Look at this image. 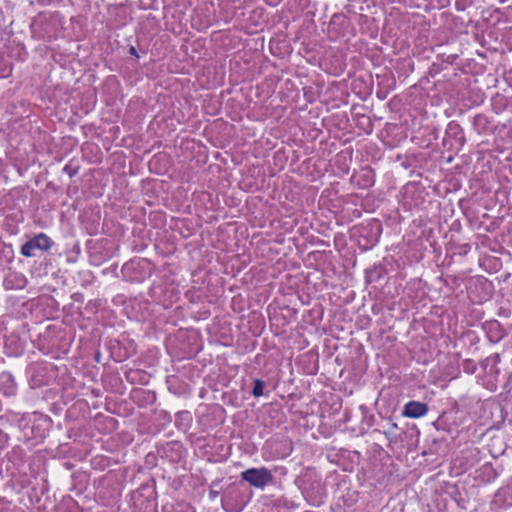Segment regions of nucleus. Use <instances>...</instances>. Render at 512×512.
Segmentation results:
<instances>
[{
    "mask_svg": "<svg viewBox=\"0 0 512 512\" xmlns=\"http://www.w3.org/2000/svg\"><path fill=\"white\" fill-rule=\"evenodd\" d=\"M241 479L255 488L264 489L272 483L273 474L266 467L249 468L241 473Z\"/></svg>",
    "mask_w": 512,
    "mask_h": 512,
    "instance_id": "obj_1",
    "label": "nucleus"
},
{
    "mask_svg": "<svg viewBox=\"0 0 512 512\" xmlns=\"http://www.w3.org/2000/svg\"><path fill=\"white\" fill-rule=\"evenodd\" d=\"M53 245L51 238L45 233H39L32 239L28 240L21 246V254L25 257L34 256L36 249L41 251H48Z\"/></svg>",
    "mask_w": 512,
    "mask_h": 512,
    "instance_id": "obj_2",
    "label": "nucleus"
},
{
    "mask_svg": "<svg viewBox=\"0 0 512 512\" xmlns=\"http://www.w3.org/2000/svg\"><path fill=\"white\" fill-rule=\"evenodd\" d=\"M429 411L426 403L419 401H409L404 405L402 416L417 419L425 416Z\"/></svg>",
    "mask_w": 512,
    "mask_h": 512,
    "instance_id": "obj_3",
    "label": "nucleus"
},
{
    "mask_svg": "<svg viewBox=\"0 0 512 512\" xmlns=\"http://www.w3.org/2000/svg\"><path fill=\"white\" fill-rule=\"evenodd\" d=\"M263 389H264V382L260 379H256L254 381V386L252 390V394L255 397H260L263 395Z\"/></svg>",
    "mask_w": 512,
    "mask_h": 512,
    "instance_id": "obj_4",
    "label": "nucleus"
},
{
    "mask_svg": "<svg viewBox=\"0 0 512 512\" xmlns=\"http://www.w3.org/2000/svg\"><path fill=\"white\" fill-rule=\"evenodd\" d=\"M162 160H166V156L165 155H156L154 156L150 163H149V166H150V169L153 170L154 169V166L159 163L160 161Z\"/></svg>",
    "mask_w": 512,
    "mask_h": 512,
    "instance_id": "obj_5",
    "label": "nucleus"
},
{
    "mask_svg": "<svg viewBox=\"0 0 512 512\" xmlns=\"http://www.w3.org/2000/svg\"><path fill=\"white\" fill-rule=\"evenodd\" d=\"M64 171L68 173L70 177H73L76 174V171L71 170L68 165L64 167Z\"/></svg>",
    "mask_w": 512,
    "mask_h": 512,
    "instance_id": "obj_6",
    "label": "nucleus"
},
{
    "mask_svg": "<svg viewBox=\"0 0 512 512\" xmlns=\"http://www.w3.org/2000/svg\"><path fill=\"white\" fill-rule=\"evenodd\" d=\"M185 512H192L191 507L187 506L186 509H185Z\"/></svg>",
    "mask_w": 512,
    "mask_h": 512,
    "instance_id": "obj_7",
    "label": "nucleus"
},
{
    "mask_svg": "<svg viewBox=\"0 0 512 512\" xmlns=\"http://www.w3.org/2000/svg\"><path fill=\"white\" fill-rule=\"evenodd\" d=\"M131 53L132 54H135L136 53V49L134 47L131 48Z\"/></svg>",
    "mask_w": 512,
    "mask_h": 512,
    "instance_id": "obj_8",
    "label": "nucleus"
},
{
    "mask_svg": "<svg viewBox=\"0 0 512 512\" xmlns=\"http://www.w3.org/2000/svg\"><path fill=\"white\" fill-rule=\"evenodd\" d=\"M1 378H7L9 381H12V380L10 379V376H4V375H2V376H1Z\"/></svg>",
    "mask_w": 512,
    "mask_h": 512,
    "instance_id": "obj_9",
    "label": "nucleus"
},
{
    "mask_svg": "<svg viewBox=\"0 0 512 512\" xmlns=\"http://www.w3.org/2000/svg\"><path fill=\"white\" fill-rule=\"evenodd\" d=\"M128 268H129V265H128V264H126V265L124 266V269H128Z\"/></svg>",
    "mask_w": 512,
    "mask_h": 512,
    "instance_id": "obj_10",
    "label": "nucleus"
}]
</instances>
